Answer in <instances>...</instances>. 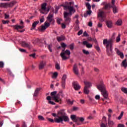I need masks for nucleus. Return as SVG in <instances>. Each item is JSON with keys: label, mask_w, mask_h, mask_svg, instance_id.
<instances>
[{"label": "nucleus", "mask_w": 127, "mask_h": 127, "mask_svg": "<svg viewBox=\"0 0 127 127\" xmlns=\"http://www.w3.org/2000/svg\"><path fill=\"white\" fill-rule=\"evenodd\" d=\"M57 117L58 118H55L54 120L49 118H47V120L50 123H54L55 122V123H57V124L63 123V121L64 122L69 121V117H68L67 114L65 113L64 110H60L58 112Z\"/></svg>", "instance_id": "nucleus-1"}, {"label": "nucleus", "mask_w": 127, "mask_h": 127, "mask_svg": "<svg viewBox=\"0 0 127 127\" xmlns=\"http://www.w3.org/2000/svg\"><path fill=\"white\" fill-rule=\"evenodd\" d=\"M63 6L64 10L68 9L69 11V13L67 12H64V23L66 25H69V24H70V22H71V16L72 15V12L74 13V12H76V10L73 6L63 5Z\"/></svg>", "instance_id": "nucleus-2"}, {"label": "nucleus", "mask_w": 127, "mask_h": 127, "mask_svg": "<svg viewBox=\"0 0 127 127\" xmlns=\"http://www.w3.org/2000/svg\"><path fill=\"white\" fill-rule=\"evenodd\" d=\"M61 46L62 48H64L62 53L60 54L63 60H67V59H69L70 58V54H71V52L69 50H66L65 51V49L67 47V45H66L65 43H62L61 44Z\"/></svg>", "instance_id": "nucleus-3"}, {"label": "nucleus", "mask_w": 127, "mask_h": 127, "mask_svg": "<svg viewBox=\"0 0 127 127\" xmlns=\"http://www.w3.org/2000/svg\"><path fill=\"white\" fill-rule=\"evenodd\" d=\"M56 94H57V91L52 92L51 93V96L56 103H59L61 105L62 104V98H61L60 96H62V98H63L64 94H63L62 92H59L57 95Z\"/></svg>", "instance_id": "nucleus-4"}, {"label": "nucleus", "mask_w": 127, "mask_h": 127, "mask_svg": "<svg viewBox=\"0 0 127 127\" xmlns=\"http://www.w3.org/2000/svg\"><path fill=\"white\" fill-rule=\"evenodd\" d=\"M97 89L100 91L102 95L103 96L105 99H108L109 95L108 94V92L106 90V86L104 84H100L97 86Z\"/></svg>", "instance_id": "nucleus-5"}, {"label": "nucleus", "mask_w": 127, "mask_h": 127, "mask_svg": "<svg viewBox=\"0 0 127 127\" xmlns=\"http://www.w3.org/2000/svg\"><path fill=\"white\" fill-rule=\"evenodd\" d=\"M116 33H114L113 35L110 39L108 40V39H105L103 40V44L106 45V44H109V45H113L114 40L116 39Z\"/></svg>", "instance_id": "nucleus-6"}, {"label": "nucleus", "mask_w": 127, "mask_h": 127, "mask_svg": "<svg viewBox=\"0 0 127 127\" xmlns=\"http://www.w3.org/2000/svg\"><path fill=\"white\" fill-rule=\"evenodd\" d=\"M106 48L107 55L108 56H112L113 55V45L106 44Z\"/></svg>", "instance_id": "nucleus-7"}, {"label": "nucleus", "mask_w": 127, "mask_h": 127, "mask_svg": "<svg viewBox=\"0 0 127 127\" xmlns=\"http://www.w3.org/2000/svg\"><path fill=\"white\" fill-rule=\"evenodd\" d=\"M54 13V12H51L47 17V19L49 21L50 24V23H52L53 25H54V22H55V20L53 18Z\"/></svg>", "instance_id": "nucleus-8"}, {"label": "nucleus", "mask_w": 127, "mask_h": 127, "mask_svg": "<svg viewBox=\"0 0 127 127\" xmlns=\"http://www.w3.org/2000/svg\"><path fill=\"white\" fill-rule=\"evenodd\" d=\"M49 26H50V23L45 22L44 25H42L40 27L39 30L40 31V32H44L45 30H46V29L48 28Z\"/></svg>", "instance_id": "nucleus-9"}, {"label": "nucleus", "mask_w": 127, "mask_h": 127, "mask_svg": "<svg viewBox=\"0 0 127 127\" xmlns=\"http://www.w3.org/2000/svg\"><path fill=\"white\" fill-rule=\"evenodd\" d=\"M104 14L105 12H104V11L99 10L98 17H99L100 22H104L105 21V19H104Z\"/></svg>", "instance_id": "nucleus-10"}, {"label": "nucleus", "mask_w": 127, "mask_h": 127, "mask_svg": "<svg viewBox=\"0 0 127 127\" xmlns=\"http://www.w3.org/2000/svg\"><path fill=\"white\" fill-rule=\"evenodd\" d=\"M115 3L116 0H112V8H113V12L114 13H118V7H117V6H116Z\"/></svg>", "instance_id": "nucleus-11"}, {"label": "nucleus", "mask_w": 127, "mask_h": 127, "mask_svg": "<svg viewBox=\"0 0 127 127\" xmlns=\"http://www.w3.org/2000/svg\"><path fill=\"white\" fill-rule=\"evenodd\" d=\"M21 45L22 47L28 48V49H30L32 47L30 43H28L24 41L21 42Z\"/></svg>", "instance_id": "nucleus-12"}, {"label": "nucleus", "mask_w": 127, "mask_h": 127, "mask_svg": "<svg viewBox=\"0 0 127 127\" xmlns=\"http://www.w3.org/2000/svg\"><path fill=\"white\" fill-rule=\"evenodd\" d=\"M67 75L64 74L62 77V86L64 89H65V85H66V79Z\"/></svg>", "instance_id": "nucleus-13"}, {"label": "nucleus", "mask_w": 127, "mask_h": 127, "mask_svg": "<svg viewBox=\"0 0 127 127\" xmlns=\"http://www.w3.org/2000/svg\"><path fill=\"white\" fill-rule=\"evenodd\" d=\"M73 72L75 75H77V76L79 75V69H78L76 64H75L73 65Z\"/></svg>", "instance_id": "nucleus-14"}, {"label": "nucleus", "mask_w": 127, "mask_h": 127, "mask_svg": "<svg viewBox=\"0 0 127 127\" xmlns=\"http://www.w3.org/2000/svg\"><path fill=\"white\" fill-rule=\"evenodd\" d=\"M72 85L75 91H78L79 89H81V86H80L77 82H73Z\"/></svg>", "instance_id": "nucleus-15"}, {"label": "nucleus", "mask_w": 127, "mask_h": 127, "mask_svg": "<svg viewBox=\"0 0 127 127\" xmlns=\"http://www.w3.org/2000/svg\"><path fill=\"white\" fill-rule=\"evenodd\" d=\"M83 83L85 85L84 87H86V88H91V87H92V83L90 81L84 80Z\"/></svg>", "instance_id": "nucleus-16"}, {"label": "nucleus", "mask_w": 127, "mask_h": 127, "mask_svg": "<svg viewBox=\"0 0 127 127\" xmlns=\"http://www.w3.org/2000/svg\"><path fill=\"white\" fill-rule=\"evenodd\" d=\"M112 7V5L111 3H108L105 4L104 7L103 8V9H105L106 10H110Z\"/></svg>", "instance_id": "nucleus-17"}, {"label": "nucleus", "mask_w": 127, "mask_h": 127, "mask_svg": "<svg viewBox=\"0 0 127 127\" xmlns=\"http://www.w3.org/2000/svg\"><path fill=\"white\" fill-rule=\"evenodd\" d=\"M106 23L108 28H112V27H113V21H112V20L106 21Z\"/></svg>", "instance_id": "nucleus-18"}, {"label": "nucleus", "mask_w": 127, "mask_h": 127, "mask_svg": "<svg viewBox=\"0 0 127 127\" xmlns=\"http://www.w3.org/2000/svg\"><path fill=\"white\" fill-rule=\"evenodd\" d=\"M46 64H45V62L41 61L39 64V70H42V69H43V68H44V67L45 66Z\"/></svg>", "instance_id": "nucleus-19"}, {"label": "nucleus", "mask_w": 127, "mask_h": 127, "mask_svg": "<svg viewBox=\"0 0 127 127\" xmlns=\"http://www.w3.org/2000/svg\"><path fill=\"white\" fill-rule=\"evenodd\" d=\"M83 44L85 45L87 48H92L93 47V45L88 43L87 41H83Z\"/></svg>", "instance_id": "nucleus-20"}, {"label": "nucleus", "mask_w": 127, "mask_h": 127, "mask_svg": "<svg viewBox=\"0 0 127 127\" xmlns=\"http://www.w3.org/2000/svg\"><path fill=\"white\" fill-rule=\"evenodd\" d=\"M41 90V88H40V87L36 88L35 91V93L34 94V97H37V96H38V94H39V92Z\"/></svg>", "instance_id": "nucleus-21"}, {"label": "nucleus", "mask_w": 127, "mask_h": 127, "mask_svg": "<svg viewBox=\"0 0 127 127\" xmlns=\"http://www.w3.org/2000/svg\"><path fill=\"white\" fill-rule=\"evenodd\" d=\"M46 6H47V3L44 2L41 4V10H44V11H45L46 10Z\"/></svg>", "instance_id": "nucleus-22"}, {"label": "nucleus", "mask_w": 127, "mask_h": 127, "mask_svg": "<svg viewBox=\"0 0 127 127\" xmlns=\"http://www.w3.org/2000/svg\"><path fill=\"white\" fill-rule=\"evenodd\" d=\"M83 93L85 95H89V94H90V90H89V88L87 87H84L83 89Z\"/></svg>", "instance_id": "nucleus-23"}, {"label": "nucleus", "mask_w": 127, "mask_h": 127, "mask_svg": "<svg viewBox=\"0 0 127 127\" xmlns=\"http://www.w3.org/2000/svg\"><path fill=\"white\" fill-rule=\"evenodd\" d=\"M39 23V21H35L33 23L32 25V28H31V30L33 29H35V27H36V25Z\"/></svg>", "instance_id": "nucleus-24"}, {"label": "nucleus", "mask_w": 127, "mask_h": 127, "mask_svg": "<svg viewBox=\"0 0 127 127\" xmlns=\"http://www.w3.org/2000/svg\"><path fill=\"white\" fill-rule=\"evenodd\" d=\"M116 52H117L118 55L120 56L121 58H122V59L124 58V53L123 52H121V51H120L119 50V49H117Z\"/></svg>", "instance_id": "nucleus-25"}, {"label": "nucleus", "mask_w": 127, "mask_h": 127, "mask_svg": "<svg viewBox=\"0 0 127 127\" xmlns=\"http://www.w3.org/2000/svg\"><path fill=\"white\" fill-rule=\"evenodd\" d=\"M121 66L122 67H124L125 68H127V59L124 60L121 64Z\"/></svg>", "instance_id": "nucleus-26"}, {"label": "nucleus", "mask_w": 127, "mask_h": 127, "mask_svg": "<svg viewBox=\"0 0 127 127\" xmlns=\"http://www.w3.org/2000/svg\"><path fill=\"white\" fill-rule=\"evenodd\" d=\"M115 125V122L111 120H108V127H113Z\"/></svg>", "instance_id": "nucleus-27"}, {"label": "nucleus", "mask_w": 127, "mask_h": 127, "mask_svg": "<svg viewBox=\"0 0 127 127\" xmlns=\"http://www.w3.org/2000/svg\"><path fill=\"white\" fill-rule=\"evenodd\" d=\"M57 39L59 42H60V41H62L63 40H65V37L62 36L61 37H58L57 38Z\"/></svg>", "instance_id": "nucleus-28"}, {"label": "nucleus", "mask_w": 127, "mask_h": 127, "mask_svg": "<svg viewBox=\"0 0 127 127\" xmlns=\"http://www.w3.org/2000/svg\"><path fill=\"white\" fill-rule=\"evenodd\" d=\"M0 7H4V8H7V3H0Z\"/></svg>", "instance_id": "nucleus-29"}, {"label": "nucleus", "mask_w": 127, "mask_h": 127, "mask_svg": "<svg viewBox=\"0 0 127 127\" xmlns=\"http://www.w3.org/2000/svg\"><path fill=\"white\" fill-rule=\"evenodd\" d=\"M14 27H15V29H16L17 30H19L18 29H22V28H23V27H24V26H23V25H22V26L15 25V26H14Z\"/></svg>", "instance_id": "nucleus-30"}, {"label": "nucleus", "mask_w": 127, "mask_h": 127, "mask_svg": "<svg viewBox=\"0 0 127 127\" xmlns=\"http://www.w3.org/2000/svg\"><path fill=\"white\" fill-rule=\"evenodd\" d=\"M14 5V2H10V3H7V7H12Z\"/></svg>", "instance_id": "nucleus-31"}, {"label": "nucleus", "mask_w": 127, "mask_h": 127, "mask_svg": "<svg viewBox=\"0 0 127 127\" xmlns=\"http://www.w3.org/2000/svg\"><path fill=\"white\" fill-rule=\"evenodd\" d=\"M78 121H79V117H76V118L74 120L73 122H74V123H76V125H77V126H79L81 124L78 123Z\"/></svg>", "instance_id": "nucleus-32"}, {"label": "nucleus", "mask_w": 127, "mask_h": 127, "mask_svg": "<svg viewBox=\"0 0 127 127\" xmlns=\"http://www.w3.org/2000/svg\"><path fill=\"white\" fill-rule=\"evenodd\" d=\"M121 41V35L119 34L116 38V42H120Z\"/></svg>", "instance_id": "nucleus-33"}, {"label": "nucleus", "mask_w": 127, "mask_h": 127, "mask_svg": "<svg viewBox=\"0 0 127 127\" xmlns=\"http://www.w3.org/2000/svg\"><path fill=\"white\" fill-rule=\"evenodd\" d=\"M58 76V73L57 72H54L52 76V78H57Z\"/></svg>", "instance_id": "nucleus-34"}, {"label": "nucleus", "mask_w": 127, "mask_h": 127, "mask_svg": "<svg viewBox=\"0 0 127 127\" xmlns=\"http://www.w3.org/2000/svg\"><path fill=\"white\" fill-rule=\"evenodd\" d=\"M38 118L40 121H45V119L42 116L39 115L38 116Z\"/></svg>", "instance_id": "nucleus-35"}, {"label": "nucleus", "mask_w": 127, "mask_h": 127, "mask_svg": "<svg viewBox=\"0 0 127 127\" xmlns=\"http://www.w3.org/2000/svg\"><path fill=\"white\" fill-rule=\"evenodd\" d=\"M82 52L84 54H85V55H89V54H90V53H89V51H86V50H83Z\"/></svg>", "instance_id": "nucleus-36"}, {"label": "nucleus", "mask_w": 127, "mask_h": 127, "mask_svg": "<svg viewBox=\"0 0 127 127\" xmlns=\"http://www.w3.org/2000/svg\"><path fill=\"white\" fill-rule=\"evenodd\" d=\"M86 6L88 8V9H91V6L89 2L86 3Z\"/></svg>", "instance_id": "nucleus-37"}, {"label": "nucleus", "mask_w": 127, "mask_h": 127, "mask_svg": "<svg viewBox=\"0 0 127 127\" xmlns=\"http://www.w3.org/2000/svg\"><path fill=\"white\" fill-rule=\"evenodd\" d=\"M61 21H62V19L58 18L57 19V22L58 24H61Z\"/></svg>", "instance_id": "nucleus-38"}, {"label": "nucleus", "mask_w": 127, "mask_h": 127, "mask_svg": "<svg viewBox=\"0 0 127 127\" xmlns=\"http://www.w3.org/2000/svg\"><path fill=\"white\" fill-rule=\"evenodd\" d=\"M122 91H123V92L125 93V94H127V88H126L125 87H123L122 88Z\"/></svg>", "instance_id": "nucleus-39"}, {"label": "nucleus", "mask_w": 127, "mask_h": 127, "mask_svg": "<svg viewBox=\"0 0 127 127\" xmlns=\"http://www.w3.org/2000/svg\"><path fill=\"white\" fill-rule=\"evenodd\" d=\"M116 24L117 25H122V20L121 19L118 20L116 22Z\"/></svg>", "instance_id": "nucleus-40"}, {"label": "nucleus", "mask_w": 127, "mask_h": 127, "mask_svg": "<svg viewBox=\"0 0 127 127\" xmlns=\"http://www.w3.org/2000/svg\"><path fill=\"white\" fill-rule=\"evenodd\" d=\"M123 116H124V111L121 112L120 115L118 117V120H121L122 118H123Z\"/></svg>", "instance_id": "nucleus-41"}, {"label": "nucleus", "mask_w": 127, "mask_h": 127, "mask_svg": "<svg viewBox=\"0 0 127 127\" xmlns=\"http://www.w3.org/2000/svg\"><path fill=\"white\" fill-rule=\"evenodd\" d=\"M2 22L3 24H8L9 21V20L5 21L4 20H2Z\"/></svg>", "instance_id": "nucleus-42"}, {"label": "nucleus", "mask_w": 127, "mask_h": 127, "mask_svg": "<svg viewBox=\"0 0 127 127\" xmlns=\"http://www.w3.org/2000/svg\"><path fill=\"white\" fill-rule=\"evenodd\" d=\"M94 47L97 51H100V46H99V45L98 44H97L96 46H94Z\"/></svg>", "instance_id": "nucleus-43"}, {"label": "nucleus", "mask_w": 127, "mask_h": 127, "mask_svg": "<svg viewBox=\"0 0 127 127\" xmlns=\"http://www.w3.org/2000/svg\"><path fill=\"white\" fill-rule=\"evenodd\" d=\"M69 49H70V50H73V49H74V43L70 44L69 46Z\"/></svg>", "instance_id": "nucleus-44"}, {"label": "nucleus", "mask_w": 127, "mask_h": 127, "mask_svg": "<svg viewBox=\"0 0 127 127\" xmlns=\"http://www.w3.org/2000/svg\"><path fill=\"white\" fill-rule=\"evenodd\" d=\"M66 102L68 105H72L73 104V101H71L70 99H67Z\"/></svg>", "instance_id": "nucleus-45"}, {"label": "nucleus", "mask_w": 127, "mask_h": 127, "mask_svg": "<svg viewBox=\"0 0 127 127\" xmlns=\"http://www.w3.org/2000/svg\"><path fill=\"white\" fill-rule=\"evenodd\" d=\"M19 50L20 52H23L24 53H26V50L23 49L19 48Z\"/></svg>", "instance_id": "nucleus-46"}, {"label": "nucleus", "mask_w": 127, "mask_h": 127, "mask_svg": "<svg viewBox=\"0 0 127 127\" xmlns=\"http://www.w3.org/2000/svg\"><path fill=\"white\" fill-rule=\"evenodd\" d=\"M48 48L50 51V52H52V49H51L52 48V45H49L48 46Z\"/></svg>", "instance_id": "nucleus-47"}, {"label": "nucleus", "mask_w": 127, "mask_h": 127, "mask_svg": "<svg viewBox=\"0 0 127 127\" xmlns=\"http://www.w3.org/2000/svg\"><path fill=\"white\" fill-rule=\"evenodd\" d=\"M76 115H72L70 116V119H71L72 121H74V120L76 118Z\"/></svg>", "instance_id": "nucleus-48"}, {"label": "nucleus", "mask_w": 127, "mask_h": 127, "mask_svg": "<svg viewBox=\"0 0 127 127\" xmlns=\"http://www.w3.org/2000/svg\"><path fill=\"white\" fill-rule=\"evenodd\" d=\"M4 66V63L3 62H0V68H2Z\"/></svg>", "instance_id": "nucleus-49"}, {"label": "nucleus", "mask_w": 127, "mask_h": 127, "mask_svg": "<svg viewBox=\"0 0 127 127\" xmlns=\"http://www.w3.org/2000/svg\"><path fill=\"white\" fill-rule=\"evenodd\" d=\"M56 69L60 70V65L58 64H56Z\"/></svg>", "instance_id": "nucleus-50"}, {"label": "nucleus", "mask_w": 127, "mask_h": 127, "mask_svg": "<svg viewBox=\"0 0 127 127\" xmlns=\"http://www.w3.org/2000/svg\"><path fill=\"white\" fill-rule=\"evenodd\" d=\"M97 26L98 27H99V28H101L102 27H103V24L99 22L97 24Z\"/></svg>", "instance_id": "nucleus-51"}, {"label": "nucleus", "mask_w": 127, "mask_h": 127, "mask_svg": "<svg viewBox=\"0 0 127 127\" xmlns=\"http://www.w3.org/2000/svg\"><path fill=\"white\" fill-rule=\"evenodd\" d=\"M87 14H89V15H91L92 14V10L90 9H88V10L87 11Z\"/></svg>", "instance_id": "nucleus-52"}, {"label": "nucleus", "mask_w": 127, "mask_h": 127, "mask_svg": "<svg viewBox=\"0 0 127 127\" xmlns=\"http://www.w3.org/2000/svg\"><path fill=\"white\" fill-rule=\"evenodd\" d=\"M100 127H108V125H106V124H105L104 123H102L100 125Z\"/></svg>", "instance_id": "nucleus-53"}, {"label": "nucleus", "mask_w": 127, "mask_h": 127, "mask_svg": "<svg viewBox=\"0 0 127 127\" xmlns=\"http://www.w3.org/2000/svg\"><path fill=\"white\" fill-rule=\"evenodd\" d=\"M79 121H80L81 123H83V122H84V121H85V119H84V118H83V117H81V118H79Z\"/></svg>", "instance_id": "nucleus-54"}, {"label": "nucleus", "mask_w": 127, "mask_h": 127, "mask_svg": "<svg viewBox=\"0 0 127 127\" xmlns=\"http://www.w3.org/2000/svg\"><path fill=\"white\" fill-rule=\"evenodd\" d=\"M43 21H44V17L42 16V18L41 19H40V22L41 23H42V22H43Z\"/></svg>", "instance_id": "nucleus-55"}, {"label": "nucleus", "mask_w": 127, "mask_h": 127, "mask_svg": "<svg viewBox=\"0 0 127 127\" xmlns=\"http://www.w3.org/2000/svg\"><path fill=\"white\" fill-rule=\"evenodd\" d=\"M35 53H34L33 54H30L29 55V56H30V57H32L33 58H35Z\"/></svg>", "instance_id": "nucleus-56"}, {"label": "nucleus", "mask_w": 127, "mask_h": 127, "mask_svg": "<svg viewBox=\"0 0 127 127\" xmlns=\"http://www.w3.org/2000/svg\"><path fill=\"white\" fill-rule=\"evenodd\" d=\"M83 34V30H80L78 33H77V35H81V34Z\"/></svg>", "instance_id": "nucleus-57"}, {"label": "nucleus", "mask_w": 127, "mask_h": 127, "mask_svg": "<svg viewBox=\"0 0 127 127\" xmlns=\"http://www.w3.org/2000/svg\"><path fill=\"white\" fill-rule=\"evenodd\" d=\"M49 104H50L51 105H56V104L53 101H51V100L49 101Z\"/></svg>", "instance_id": "nucleus-58"}, {"label": "nucleus", "mask_w": 127, "mask_h": 127, "mask_svg": "<svg viewBox=\"0 0 127 127\" xmlns=\"http://www.w3.org/2000/svg\"><path fill=\"white\" fill-rule=\"evenodd\" d=\"M83 36L88 37V36H89V35H88V33H87V32L85 31L83 33Z\"/></svg>", "instance_id": "nucleus-59"}, {"label": "nucleus", "mask_w": 127, "mask_h": 127, "mask_svg": "<svg viewBox=\"0 0 127 127\" xmlns=\"http://www.w3.org/2000/svg\"><path fill=\"white\" fill-rule=\"evenodd\" d=\"M100 95H96V96H95L96 100H100Z\"/></svg>", "instance_id": "nucleus-60"}, {"label": "nucleus", "mask_w": 127, "mask_h": 127, "mask_svg": "<svg viewBox=\"0 0 127 127\" xmlns=\"http://www.w3.org/2000/svg\"><path fill=\"white\" fill-rule=\"evenodd\" d=\"M66 24L62 23V28H66Z\"/></svg>", "instance_id": "nucleus-61"}, {"label": "nucleus", "mask_w": 127, "mask_h": 127, "mask_svg": "<svg viewBox=\"0 0 127 127\" xmlns=\"http://www.w3.org/2000/svg\"><path fill=\"white\" fill-rule=\"evenodd\" d=\"M5 15V19H7V18H9V15L6 14H4Z\"/></svg>", "instance_id": "nucleus-62"}, {"label": "nucleus", "mask_w": 127, "mask_h": 127, "mask_svg": "<svg viewBox=\"0 0 127 127\" xmlns=\"http://www.w3.org/2000/svg\"><path fill=\"white\" fill-rule=\"evenodd\" d=\"M22 127H27V126H26V124H25V122L23 123V124L22 125Z\"/></svg>", "instance_id": "nucleus-63"}, {"label": "nucleus", "mask_w": 127, "mask_h": 127, "mask_svg": "<svg viewBox=\"0 0 127 127\" xmlns=\"http://www.w3.org/2000/svg\"><path fill=\"white\" fill-rule=\"evenodd\" d=\"M118 127H125V125L123 124H119Z\"/></svg>", "instance_id": "nucleus-64"}]
</instances>
